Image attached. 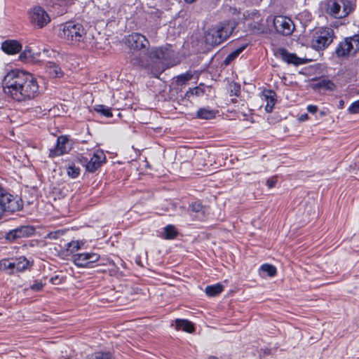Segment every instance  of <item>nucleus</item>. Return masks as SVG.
<instances>
[{
  "label": "nucleus",
  "mask_w": 359,
  "mask_h": 359,
  "mask_svg": "<svg viewBox=\"0 0 359 359\" xmlns=\"http://www.w3.org/2000/svg\"><path fill=\"white\" fill-rule=\"evenodd\" d=\"M3 91L13 100L25 102L38 95L39 85L32 74L19 69H13L4 76Z\"/></svg>",
  "instance_id": "nucleus-1"
},
{
  "label": "nucleus",
  "mask_w": 359,
  "mask_h": 359,
  "mask_svg": "<svg viewBox=\"0 0 359 359\" xmlns=\"http://www.w3.org/2000/svg\"><path fill=\"white\" fill-rule=\"evenodd\" d=\"M87 23L79 21H68L60 26V36L69 43L81 48L93 46L94 36L89 32Z\"/></svg>",
  "instance_id": "nucleus-2"
},
{
  "label": "nucleus",
  "mask_w": 359,
  "mask_h": 359,
  "mask_svg": "<svg viewBox=\"0 0 359 359\" xmlns=\"http://www.w3.org/2000/svg\"><path fill=\"white\" fill-rule=\"evenodd\" d=\"M236 27V22L224 21L212 26L205 34V41L210 46H217L226 41Z\"/></svg>",
  "instance_id": "nucleus-3"
},
{
  "label": "nucleus",
  "mask_w": 359,
  "mask_h": 359,
  "mask_svg": "<svg viewBox=\"0 0 359 359\" xmlns=\"http://www.w3.org/2000/svg\"><path fill=\"white\" fill-rule=\"evenodd\" d=\"M148 55L154 62L161 64L163 70L177 64L175 52L170 45L165 47H153L149 50Z\"/></svg>",
  "instance_id": "nucleus-4"
},
{
  "label": "nucleus",
  "mask_w": 359,
  "mask_h": 359,
  "mask_svg": "<svg viewBox=\"0 0 359 359\" xmlns=\"http://www.w3.org/2000/svg\"><path fill=\"white\" fill-rule=\"evenodd\" d=\"M148 55L154 62L161 64L163 70L177 64L175 52L170 45L165 47H153L149 50Z\"/></svg>",
  "instance_id": "nucleus-5"
},
{
  "label": "nucleus",
  "mask_w": 359,
  "mask_h": 359,
  "mask_svg": "<svg viewBox=\"0 0 359 359\" xmlns=\"http://www.w3.org/2000/svg\"><path fill=\"white\" fill-rule=\"evenodd\" d=\"M354 6L355 0H327L325 9L330 16L343 18L353 11Z\"/></svg>",
  "instance_id": "nucleus-6"
},
{
  "label": "nucleus",
  "mask_w": 359,
  "mask_h": 359,
  "mask_svg": "<svg viewBox=\"0 0 359 359\" xmlns=\"http://www.w3.org/2000/svg\"><path fill=\"white\" fill-rule=\"evenodd\" d=\"M334 38L333 29L327 27H320L313 32L311 46L316 50H324L331 44Z\"/></svg>",
  "instance_id": "nucleus-7"
},
{
  "label": "nucleus",
  "mask_w": 359,
  "mask_h": 359,
  "mask_svg": "<svg viewBox=\"0 0 359 359\" xmlns=\"http://www.w3.org/2000/svg\"><path fill=\"white\" fill-rule=\"evenodd\" d=\"M23 207L22 201L17 196L8 193L6 189L0 187V218L5 212H16Z\"/></svg>",
  "instance_id": "nucleus-8"
},
{
  "label": "nucleus",
  "mask_w": 359,
  "mask_h": 359,
  "mask_svg": "<svg viewBox=\"0 0 359 359\" xmlns=\"http://www.w3.org/2000/svg\"><path fill=\"white\" fill-rule=\"evenodd\" d=\"M359 51V34L346 38L335 49L338 57H346Z\"/></svg>",
  "instance_id": "nucleus-9"
},
{
  "label": "nucleus",
  "mask_w": 359,
  "mask_h": 359,
  "mask_svg": "<svg viewBox=\"0 0 359 359\" xmlns=\"http://www.w3.org/2000/svg\"><path fill=\"white\" fill-rule=\"evenodd\" d=\"M90 158L88 160V158L81 156L79 158L80 162L83 164L87 171L93 172L97 170L103 163L105 162L106 156L103 151L100 149H95L90 154Z\"/></svg>",
  "instance_id": "nucleus-10"
},
{
  "label": "nucleus",
  "mask_w": 359,
  "mask_h": 359,
  "mask_svg": "<svg viewBox=\"0 0 359 359\" xmlns=\"http://www.w3.org/2000/svg\"><path fill=\"white\" fill-rule=\"evenodd\" d=\"M124 43L130 50L134 51L145 50L149 47V42L146 36L137 32L128 35Z\"/></svg>",
  "instance_id": "nucleus-11"
},
{
  "label": "nucleus",
  "mask_w": 359,
  "mask_h": 359,
  "mask_svg": "<svg viewBox=\"0 0 359 359\" xmlns=\"http://www.w3.org/2000/svg\"><path fill=\"white\" fill-rule=\"evenodd\" d=\"M31 24L38 28L45 27L50 21V18L47 12L40 6H36L29 12Z\"/></svg>",
  "instance_id": "nucleus-12"
},
{
  "label": "nucleus",
  "mask_w": 359,
  "mask_h": 359,
  "mask_svg": "<svg viewBox=\"0 0 359 359\" xmlns=\"http://www.w3.org/2000/svg\"><path fill=\"white\" fill-rule=\"evenodd\" d=\"M100 255L93 252L77 253L72 256V262L79 268H90L92 264L100 259Z\"/></svg>",
  "instance_id": "nucleus-13"
},
{
  "label": "nucleus",
  "mask_w": 359,
  "mask_h": 359,
  "mask_svg": "<svg viewBox=\"0 0 359 359\" xmlns=\"http://www.w3.org/2000/svg\"><path fill=\"white\" fill-rule=\"evenodd\" d=\"M273 26L276 31L284 36H288L294 30V24L290 18L283 15L273 18Z\"/></svg>",
  "instance_id": "nucleus-14"
},
{
  "label": "nucleus",
  "mask_w": 359,
  "mask_h": 359,
  "mask_svg": "<svg viewBox=\"0 0 359 359\" xmlns=\"http://www.w3.org/2000/svg\"><path fill=\"white\" fill-rule=\"evenodd\" d=\"M274 55L277 58L281 59L287 64H292L296 66L305 63L304 59L297 57L295 53H289L284 48H278L274 50Z\"/></svg>",
  "instance_id": "nucleus-15"
},
{
  "label": "nucleus",
  "mask_w": 359,
  "mask_h": 359,
  "mask_svg": "<svg viewBox=\"0 0 359 359\" xmlns=\"http://www.w3.org/2000/svg\"><path fill=\"white\" fill-rule=\"evenodd\" d=\"M34 232L35 229L32 226H21L9 231L6 238L9 241H14L18 238L31 236Z\"/></svg>",
  "instance_id": "nucleus-16"
},
{
  "label": "nucleus",
  "mask_w": 359,
  "mask_h": 359,
  "mask_svg": "<svg viewBox=\"0 0 359 359\" xmlns=\"http://www.w3.org/2000/svg\"><path fill=\"white\" fill-rule=\"evenodd\" d=\"M188 212L194 219L202 221L206 217L208 208L201 201H195L189 205Z\"/></svg>",
  "instance_id": "nucleus-17"
},
{
  "label": "nucleus",
  "mask_w": 359,
  "mask_h": 359,
  "mask_svg": "<svg viewBox=\"0 0 359 359\" xmlns=\"http://www.w3.org/2000/svg\"><path fill=\"white\" fill-rule=\"evenodd\" d=\"M69 150L68 137L62 135L57 137L55 146L50 149V156H59L67 154Z\"/></svg>",
  "instance_id": "nucleus-18"
},
{
  "label": "nucleus",
  "mask_w": 359,
  "mask_h": 359,
  "mask_svg": "<svg viewBox=\"0 0 359 359\" xmlns=\"http://www.w3.org/2000/svg\"><path fill=\"white\" fill-rule=\"evenodd\" d=\"M248 27L254 33L261 34L266 31L263 18L258 12L252 13V21L248 23Z\"/></svg>",
  "instance_id": "nucleus-19"
},
{
  "label": "nucleus",
  "mask_w": 359,
  "mask_h": 359,
  "mask_svg": "<svg viewBox=\"0 0 359 359\" xmlns=\"http://www.w3.org/2000/svg\"><path fill=\"white\" fill-rule=\"evenodd\" d=\"M22 48V44L16 40H6L1 43V50L8 55L19 53Z\"/></svg>",
  "instance_id": "nucleus-20"
},
{
  "label": "nucleus",
  "mask_w": 359,
  "mask_h": 359,
  "mask_svg": "<svg viewBox=\"0 0 359 359\" xmlns=\"http://www.w3.org/2000/svg\"><path fill=\"white\" fill-rule=\"evenodd\" d=\"M175 328L177 330H182L188 333L194 332V327L191 322L186 319H176Z\"/></svg>",
  "instance_id": "nucleus-21"
},
{
  "label": "nucleus",
  "mask_w": 359,
  "mask_h": 359,
  "mask_svg": "<svg viewBox=\"0 0 359 359\" xmlns=\"http://www.w3.org/2000/svg\"><path fill=\"white\" fill-rule=\"evenodd\" d=\"M13 262H15L14 270L15 272L24 271L29 266V261L24 256L13 258Z\"/></svg>",
  "instance_id": "nucleus-22"
},
{
  "label": "nucleus",
  "mask_w": 359,
  "mask_h": 359,
  "mask_svg": "<svg viewBox=\"0 0 359 359\" xmlns=\"http://www.w3.org/2000/svg\"><path fill=\"white\" fill-rule=\"evenodd\" d=\"M313 88L315 90L325 89L327 90H334L335 85L332 81L323 79L315 83Z\"/></svg>",
  "instance_id": "nucleus-23"
},
{
  "label": "nucleus",
  "mask_w": 359,
  "mask_h": 359,
  "mask_svg": "<svg viewBox=\"0 0 359 359\" xmlns=\"http://www.w3.org/2000/svg\"><path fill=\"white\" fill-rule=\"evenodd\" d=\"M39 53H33L30 47H26L25 50L20 54V60L23 62H27L28 60H35L39 56Z\"/></svg>",
  "instance_id": "nucleus-24"
},
{
  "label": "nucleus",
  "mask_w": 359,
  "mask_h": 359,
  "mask_svg": "<svg viewBox=\"0 0 359 359\" xmlns=\"http://www.w3.org/2000/svg\"><path fill=\"white\" fill-rule=\"evenodd\" d=\"M264 96L266 100L265 109L267 112H271L276 103V93L272 90H268L264 93Z\"/></svg>",
  "instance_id": "nucleus-25"
},
{
  "label": "nucleus",
  "mask_w": 359,
  "mask_h": 359,
  "mask_svg": "<svg viewBox=\"0 0 359 359\" xmlns=\"http://www.w3.org/2000/svg\"><path fill=\"white\" fill-rule=\"evenodd\" d=\"M178 235V231L172 224H168L163 228L162 237L167 240H172Z\"/></svg>",
  "instance_id": "nucleus-26"
},
{
  "label": "nucleus",
  "mask_w": 359,
  "mask_h": 359,
  "mask_svg": "<svg viewBox=\"0 0 359 359\" xmlns=\"http://www.w3.org/2000/svg\"><path fill=\"white\" fill-rule=\"evenodd\" d=\"M197 117L201 119H211L215 117L216 111L210 107L200 108L197 111Z\"/></svg>",
  "instance_id": "nucleus-27"
},
{
  "label": "nucleus",
  "mask_w": 359,
  "mask_h": 359,
  "mask_svg": "<svg viewBox=\"0 0 359 359\" xmlns=\"http://www.w3.org/2000/svg\"><path fill=\"white\" fill-rule=\"evenodd\" d=\"M247 47V43L243 44L236 50L230 53L224 59V64L229 65L233 60H234Z\"/></svg>",
  "instance_id": "nucleus-28"
},
{
  "label": "nucleus",
  "mask_w": 359,
  "mask_h": 359,
  "mask_svg": "<svg viewBox=\"0 0 359 359\" xmlns=\"http://www.w3.org/2000/svg\"><path fill=\"white\" fill-rule=\"evenodd\" d=\"M224 290V286L221 283H216L208 285L205 292L208 297H215L219 294Z\"/></svg>",
  "instance_id": "nucleus-29"
},
{
  "label": "nucleus",
  "mask_w": 359,
  "mask_h": 359,
  "mask_svg": "<svg viewBox=\"0 0 359 359\" xmlns=\"http://www.w3.org/2000/svg\"><path fill=\"white\" fill-rule=\"evenodd\" d=\"M15 262L12 259H4L0 261V269L8 271L11 273H15Z\"/></svg>",
  "instance_id": "nucleus-30"
},
{
  "label": "nucleus",
  "mask_w": 359,
  "mask_h": 359,
  "mask_svg": "<svg viewBox=\"0 0 359 359\" xmlns=\"http://www.w3.org/2000/svg\"><path fill=\"white\" fill-rule=\"evenodd\" d=\"M67 173L72 179L78 177L81 172V169L76 166L74 163H69L66 167Z\"/></svg>",
  "instance_id": "nucleus-31"
},
{
  "label": "nucleus",
  "mask_w": 359,
  "mask_h": 359,
  "mask_svg": "<svg viewBox=\"0 0 359 359\" xmlns=\"http://www.w3.org/2000/svg\"><path fill=\"white\" fill-rule=\"evenodd\" d=\"M94 110L96 112L103 115L104 116H106L108 118L113 116L112 112L111 111V108L107 106H105L103 104H97L94 107Z\"/></svg>",
  "instance_id": "nucleus-32"
},
{
  "label": "nucleus",
  "mask_w": 359,
  "mask_h": 359,
  "mask_svg": "<svg viewBox=\"0 0 359 359\" xmlns=\"http://www.w3.org/2000/svg\"><path fill=\"white\" fill-rule=\"evenodd\" d=\"M203 94H204V89L201 87V85H200L194 88H189L186 92L184 97L187 99H190L194 95L199 97V96L203 95Z\"/></svg>",
  "instance_id": "nucleus-33"
},
{
  "label": "nucleus",
  "mask_w": 359,
  "mask_h": 359,
  "mask_svg": "<svg viewBox=\"0 0 359 359\" xmlns=\"http://www.w3.org/2000/svg\"><path fill=\"white\" fill-rule=\"evenodd\" d=\"M260 273H266L269 277H273L276 274V269L271 264H264L259 268Z\"/></svg>",
  "instance_id": "nucleus-34"
},
{
  "label": "nucleus",
  "mask_w": 359,
  "mask_h": 359,
  "mask_svg": "<svg viewBox=\"0 0 359 359\" xmlns=\"http://www.w3.org/2000/svg\"><path fill=\"white\" fill-rule=\"evenodd\" d=\"M193 77V74L191 72H187L184 74H180L176 77V83L179 86L185 85Z\"/></svg>",
  "instance_id": "nucleus-35"
},
{
  "label": "nucleus",
  "mask_w": 359,
  "mask_h": 359,
  "mask_svg": "<svg viewBox=\"0 0 359 359\" xmlns=\"http://www.w3.org/2000/svg\"><path fill=\"white\" fill-rule=\"evenodd\" d=\"M130 64L134 67H143L144 62L140 54L130 53L128 57Z\"/></svg>",
  "instance_id": "nucleus-36"
},
{
  "label": "nucleus",
  "mask_w": 359,
  "mask_h": 359,
  "mask_svg": "<svg viewBox=\"0 0 359 359\" xmlns=\"http://www.w3.org/2000/svg\"><path fill=\"white\" fill-rule=\"evenodd\" d=\"M83 243L79 241H72L67 244V250L73 254L81 249Z\"/></svg>",
  "instance_id": "nucleus-37"
},
{
  "label": "nucleus",
  "mask_w": 359,
  "mask_h": 359,
  "mask_svg": "<svg viewBox=\"0 0 359 359\" xmlns=\"http://www.w3.org/2000/svg\"><path fill=\"white\" fill-rule=\"evenodd\" d=\"M49 73L52 76H54L56 77H61L62 76V72L61 70V68L58 65H56L55 64L50 65Z\"/></svg>",
  "instance_id": "nucleus-38"
},
{
  "label": "nucleus",
  "mask_w": 359,
  "mask_h": 359,
  "mask_svg": "<svg viewBox=\"0 0 359 359\" xmlns=\"http://www.w3.org/2000/svg\"><path fill=\"white\" fill-rule=\"evenodd\" d=\"M87 359H111V358L109 353L97 352Z\"/></svg>",
  "instance_id": "nucleus-39"
},
{
  "label": "nucleus",
  "mask_w": 359,
  "mask_h": 359,
  "mask_svg": "<svg viewBox=\"0 0 359 359\" xmlns=\"http://www.w3.org/2000/svg\"><path fill=\"white\" fill-rule=\"evenodd\" d=\"M229 14L231 15L232 19L229 21L235 20L236 22V25L238 24V21L240 20L241 13L240 11L236 8H229Z\"/></svg>",
  "instance_id": "nucleus-40"
},
{
  "label": "nucleus",
  "mask_w": 359,
  "mask_h": 359,
  "mask_svg": "<svg viewBox=\"0 0 359 359\" xmlns=\"http://www.w3.org/2000/svg\"><path fill=\"white\" fill-rule=\"evenodd\" d=\"M348 111L352 114H359V99L349 106Z\"/></svg>",
  "instance_id": "nucleus-41"
},
{
  "label": "nucleus",
  "mask_w": 359,
  "mask_h": 359,
  "mask_svg": "<svg viewBox=\"0 0 359 359\" xmlns=\"http://www.w3.org/2000/svg\"><path fill=\"white\" fill-rule=\"evenodd\" d=\"M64 234V232L62 230H57V231H50L49 232L46 236V238H48V239H57L59 238L60 236H62V235Z\"/></svg>",
  "instance_id": "nucleus-42"
},
{
  "label": "nucleus",
  "mask_w": 359,
  "mask_h": 359,
  "mask_svg": "<svg viewBox=\"0 0 359 359\" xmlns=\"http://www.w3.org/2000/svg\"><path fill=\"white\" fill-rule=\"evenodd\" d=\"M241 93V86L238 83H233L230 86V95L238 97Z\"/></svg>",
  "instance_id": "nucleus-43"
},
{
  "label": "nucleus",
  "mask_w": 359,
  "mask_h": 359,
  "mask_svg": "<svg viewBox=\"0 0 359 359\" xmlns=\"http://www.w3.org/2000/svg\"><path fill=\"white\" fill-rule=\"evenodd\" d=\"M277 182V177L273 176L266 180V186L269 189H271L276 186Z\"/></svg>",
  "instance_id": "nucleus-44"
},
{
  "label": "nucleus",
  "mask_w": 359,
  "mask_h": 359,
  "mask_svg": "<svg viewBox=\"0 0 359 359\" xmlns=\"http://www.w3.org/2000/svg\"><path fill=\"white\" fill-rule=\"evenodd\" d=\"M318 107L316 105L309 104L307 106L306 109L311 114H315L318 111Z\"/></svg>",
  "instance_id": "nucleus-45"
},
{
  "label": "nucleus",
  "mask_w": 359,
  "mask_h": 359,
  "mask_svg": "<svg viewBox=\"0 0 359 359\" xmlns=\"http://www.w3.org/2000/svg\"><path fill=\"white\" fill-rule=\"evenodd\" d=\"M50 282L57 285L61 283V278L58 276H55L50 278Z\"/></svg>",
  "instance_id": "nucleus-46"
},
{
  "label": "nucleus",
  "mask_w": 359,
  "mask_h": 359,
  "mask_svg": "<svg viewBox=\"0 0 359 359\" xmlns=\"http://www.w3.org/2000/svg\"><path fill=\"white\" fill-rule=\"evenodd\" d=\"M53 51L52 50H50L48 48H43V53L47 56V57H50L51 56V53H53Z\"/></svg>",
  "instance_id": "nucleus-47"
},
{
  "label": "nucleus",
  "mask_w": 359,
  "mask_h": 359,
  "mask_svg": "<svg viewBox=\"0 0 359 359\" xmlns=\"http://www.w3.org/2000/svg\"><path fill=\"white\" fill-rule=\"evenodd\" d=\"M309 118V116L306 114H302L299 119L300 121H306L307 119Z\"/></svg>",
  "instance_id": "nucleus-48"
},
{
  "label": "nucleus",
  "mask_w": 359,
  "mask_h": 359,
  "mask_svg": "<svg viewBox=\"0 0 359 359\" xmlns=\"http://www.w3.org/2000/svg\"><path fill=\"white\" fill-rule=\"evenodd\" d=\"M344 107V101L343 100H340L339 101L338 108L342 109Z\"/></svg>",
  "instance_id": "nucleus-49"
},
{
  "label": "nucleus",
  "mask_w": 359,
  "mask_h": 359,
  "mask_svg": "<svg viewBox=\"0 0 359 359\" xmlns=\"http://www.w3.org/2000/svg\"><path fill=\"white\" fill-rule=\"evenodd\" d=\"M36 243H37V241H32L30 242V246H34Z\"/></svg>",
  "instance_id": "nucleus-50"
},
{
  "label": "nucleus",
  "mask_w": 359,
  "mask_h": 359,
  "mask_svg": "<svg viewBox=\"0 0 359 359\" xmlns=\"http://www.w3.org/2000/svg\"><path fill=\"white\" fill-rule=\"evenodd\" d=\"M196 1V0H185V1H186L187 3H189V4H191V3H193L194 1Z\"/></svg>",
  "instance_id": "nucleus-51"
},
{
  "label": "nucleus",
  "mask_w": 359,
  "mask_h": 359,
  "mask_svg": "<svg viewBox=\"0 0 359 359\" xmlns=\"http://www.w3.org/2000/svg\"><path fill=\"white\" fill-rule=\"evenodd\" d=\"M208 359H218V358L215 356H210V357H209Z\"/></svg>",
  "instance_id": "nucleus-52"
}]
</instances>
